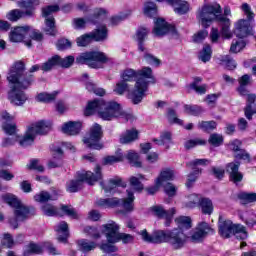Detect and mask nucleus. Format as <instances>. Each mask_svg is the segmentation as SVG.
Instances as JSON below:
<instances>
[{
  "label": "nucleus",
  "mask_w": 256,
  "mask_h": 256,
  "mask_svg": "<svg viewBox=\"0 0 256 256\" xmlns=\"http://www.w3.org/2000/svg\"><path fill=\"white\" fill-rule=\"evenodd\" d=\"M7 81L14 85L8 94V99L13 105L18 107L25 105L29 97L23 90L29 89L35 81L33 74L25 73V62H15L7 76Z\"/></svg>",
  "instance_id": "obj_1"
},
{
  "label": "nucleus",
  "mask_w": 256,
  "mask_h": 256,
  "mask_svg": "<svg viewBox=\"0 0 256 256\" xmlns=\"http://www.w3.org/2000/svg\"><path fill=\"white\" fill-rule=\"evenodd\" d=\"M105 193H113L116 187H121V178H111L107 184L100 182Z\"/></svg>",
  "instance_id": "obj_32"
},
{
  "label": "nucleus",
  "mask_w": 256,
  "mask_h": 256,
  "mask_svg": "<svg viewBox=\"0 0 256 256\" xmlns=\"http://www.w3.org/2000/svg\"><path fill=\"white\" fill-rule=\"evenodd\" d=\"M175 179V171L166 168L160 172V175L156 179L157 187H163L167 181H173Z\"/></svg>",
  "instance_id": "obj_21"
},
{
  "label": "nucleus",
  "mask_w": 256,
  "mask_h": 256,
  "mask_svg": "<svg viewBox=\"0 0 256 256\" xmlns=\"http://www.w3.org/2000/svg\"><path fill=\"white\" fill-rule=\"evenodd\" d=\"M57 11H59L58 5H50L42 9L43 17H46L44 31L46 35H51L52 37L57 35V28L55 26V18L49 17V15L57 13Z\"/></svg>",
  "instance_id": "obj_13"
},
{
  "label": "nucleus",
  "mask_w": 256,
  "mask_h": 256,
  "mask_svg": "<svg viewBox=\"0 0 256 256\" xmlns=\"http://www.w3.org/2000/svg\"><path fill=\"white\" fill-rule=\"evenodd\" d=\"M25 15H27L25 14V12L19 9H14L7 14V19L9 21H19V19H22V17H25Z\"/></svg>",
  "instance_id": "obj_58"
},
{
  "label": "nucleus",
  "mask_w": 256,
  "mask_h": 256,
  "mask_svg": "<svg viewBox=\"0 0 256 256\" xmlns=\"http://www.w3.org/2000/svg\"><path fill=\"white\" fill-rule=\"evenodd\" d=\"M62 131L66 135H79L81 131V122H68L62 126Z\"/></svg>",
  "instance_id": "obj_29"
},
{
  "label": "nucleus",
  "mask_w": 256,
  "mask_h": 256,
  "mask_svg": "<svg viewBox=\"0 0 256 256\" xmlns=\"http://www.w3.org/2000/svg\"><path fill=\"white\" fill-rule=\"evenodd\" d=\"M201 199L202 197L199 194H190L184 202V205L187 209H195V207H198L201 203Z\"/></svg>",
  "instance_id": "obj_36"
},
{
  "label": "nucleus",
  "mask_w": 256,
  "mask_h": 256,
  "mask_svg": "<svg viewBox=\"0 0 256 256\" xmlns=\"http://www.w3.org/2000/svg\"><path fill=\"white\" fill-rule=\"evenodd\" d=\"M32 143H35V134L32 129H27L25 135L19 140L21 147H29Z\"/></svg>",
  "instance_id": "obj_38"
},
{
  "label": "nucleus",
  "mask_w": 256,
  "mask_h": 256,
  "mask_svg": "<svg viewBox=\"0 0 256 256\" xmlns=\"http://www.w3.org/2000/svg\"><path fill=\"white\" fill-rule=\"evenodd\" d=\"M219 235L223 239H229V237H236L240 241H243L249 237L247 228L241 224H233L231 220H225L219 222Z\"/></svg>",
  "instance_id": "obj_8"
},
{
  "label": "nucleus",
  "mask_w": 256,
  "mask_h": 256,
  "mask_svg": "<svg viewBox=\"0 0 256 256\" xmlns=\"http://www.w3.org/2000/svg\"><path fill=\"white\" fill-rule=\"evenodd\" d=\"M55 97H57V92L51 94L40 93L37 96V100L42 101L43 103H51V101H55Z\"/></svg>",
  "instance_id": "obj_62"
},
{
  "label": "nucleus",
  "mask_w": 256,
  "mask_h": 256,
  "mask_svg": "<svg viewBox=\"0 0 256 256\" xmlns=\"http://www.w3.org/2000/svg\"><path fill=\"white\" fill-rule=\"evenodd\" d=\"M211 46L205 45L202 51L199 54V60L203 63H207V61H211Z\"/></svg>",
  "instance_id": "obj_53"
},
{
  "label": "nucleus",
  "mask_w": 256,
  "mask_h": 256,
  "mask_svg": "<svg viewBox=\"0 0 256 256\" xmlns=\"http://www.w3.org/2000/svg\"><path fill=\"white\" fill-rule=\"evenodd\" d=\"M0 239L2 247H5L6 249H11L12 247H15V240L13 239V235H11V233H3Z\"/></svg>",
  "instance_id": "obj_42"
},
{
  "label": "nucleus",
  "mask_w": 256,
  "mask_h": 256,
  "mask_svg": "<svg viewBox=\"0 0 256 256\" xmlns=\"http://www.w3.org/2000/svg\"><path fill=\"white\" fill-rule=\"evenodd\" d=\"M154 23L155 25L152 33L155 37H163V35H167L168 33H170V35H177V29H175V26H171L163 20V18H158Z\"/></svg>",
  "instance_id": "obj_14"
},
{
  "label": "nucleus",
  "mask_w": 256,
  "mask_h": 256,
  "mask_svg": "<svg viewBox=\"0 0 256 256\" xmlns=\"http://www.w3.org/2000/svg\"><path fill=\"white\" fill-rule=\"evenodd\" d=\"M103 179V173H101V166L97 164L94 168V173L91 171H82L77 173V180H71L67 183L68 193H77L83 189V183H88V185H95L97 181Z\"/></svg>",
  "instance_id": "obj_7"
},
{
  "label": "nucleus",
  "mask_w": 256,
  "mask_h": 256,
  "mask_svg": "<svg viewBox=\"0 0 256 256\" xmlns=\"http://www.w3.org/2000/svg\"><path fill=\"white\" fill-rule=\"evenodd\" d=\"M199 129L202 131H213V129H217V122L215 121H202L198 124Z\"/></svg>",
  "instance_id": "obj_61"
},
{
  "label": "nucleus",
  "mask_w": 256,
  "mask_h": 256,
  "mask_svg": "<svg viewBox=\"0 0 256 256\" xmlns=\"http://www.w3.org/2000/svg\"><path fill=\"white\" fill-rule=\"evenodd\" d=\"M102 233L106 235L108 243H132L133 236L131 234L119 233V225L114 221H110L108 224L102 226Z\"/></svg>",
  "instance_id": "obj_9"
},
{
  "label": "nucleus",
  "mask_w": 256,
  "mask_h": 256,
  "mask_svg": "<svg viewBox=\"0 0 256 256\" xmlns=\"http://www.w3.org/2000/svg\"><path fill=\"white\" fill-rule=\"evenodd\" d=\"M242 219H244L248 227H253L256 225V215L253 212L246 213L244 216H242Z\"/></svg>",
  "instance_id": "obj_64"
},
{
  "label": "nucleus",
  "mask_w": 256,
  "mask_h": 256,
  "mask_svg": "<svg viewBox=\"0 0 256 256\" xmlns=\"http://www.w3.org/2000/svg\"><path fill=\"white\" fill-rule=\"evenodd\" d=\"M53 151V159H57L56 160H52L48 163V167H50V169H55V167H61V157H63V150H61V148L59 147H53L52 148Z\"/></svg>",
  "instance_id": "obj_33"
},
{
  "label": "nucleus",
  "mask_w": 256,
  "mask_h": 256,
  "mask_svg": "<svg viewBox=\"0 0 256 256\" xmlns=\"http://www.w3.org/2000/svg\"><path fill=\"white\" fill-rule=\"evenodd\" d=\"M59 61V55L52 56L41 65V70L47 73L51 71L53 67H57V65H59Z\"/></svg>",
  "instance_id": "obj_39"
},
{
  "label": "nucleus",
  "mask_w": 256,
  "mask_h": 256,
  "mask_svg": "<svg viewBox=\"0 0 256 256\" xmlns=\"http://www.w3.org/2000/svg\"><path fill=\"white\" fill-rule=\"evenodd\" d=\"M176 223H178V227L183 231V229H191V218L187 216H180L176 218Z\"/></svg>",
  "instance_id": "obj_52"
},
{
  "label": "nucleus",
  "mask_w": 256,
  "mask_h": 256,
  "mask_svg": "<svg viewBox=\"0 0 256 256\" xmlns=\"http://www.w3.org/2000/svg\"><path fill=\"white\" fill-rule=\"evenodd\" d=\"M120 205H122L123 209L127 213H131L135 209V205L133 204L135 201V195L133 191L127 190V198L119 199Z\"/></svg>",
  "instance_id": "obj_24"
},
{
  "label": "nucleus",
  "mask_w": 256,
  "mask_h": 256,
  "mask_svg": "<svg viewBox=\"0 0 256 256\" xmlns=\"http://www.w3.org/2000/svg\"><path fill=\"white\" fill-rule=\"evenodd\" d=\"M28 129L32 130L35 137L37 135H47L51 131V123L45 120H40L31 124Z\"/></svg>",
  "instance_id": "obj_20"
},
{
  "label": "nucleus",
  "mask_w": 256,
  "mask_h": 256,
  "mask_svg": "<svg viewBox=\"0 0 256 256\" xmlns=\"http://www.w3.org/2000/svg\"><path fill=\"white\" fill-rule=\"evenodd\" d=\"M144 15L147 17H155V15H157V5L154 2H147L144 5Z\"/></svg>",
  "instance_id": "obj_51"
},
{
  "label": "nucleus",
  "mask_w": 256,
  "mask_h": 256,
  "mask_svg": "<svg viewBox=\"0 0 256 256\" xmlns=\"http://www.w3.org/2000/svg\"><path fill=\"white\" fill-rule=\"evenodd\" d=\"M139 235H141L145 243H154L156 245L167 243L173 251L183 249L189 239V236L179 228L172 230H156L152 235L147 232V229H144L139 232Z\"/></svg>",
  "instance_id": "obj_4"
},
{
  "label": "nucleus",
  "mask_w": 256,
  "mask_h": 256,
  "mask_svg": "<svg viewBox=\"0 0 256 256\" xmlns=\"http://www.w3.org/2000/svg\"><path fill=\"white\" fill-rule=\"evenodd\" d=\"M43 41V34L39 30L32 29L27 26V41Z\"/></svg>",
  "instance_id": "obj_48"
},
{
  "label": "nucleus",
  "mask_w": 256,
  "mask_h": 256,
  "mask_svg": "<svg viewBox=\"0 0 256 256\" xmlns=\"http://www.w3.org/2000/svg\"><path fill=\"white\" fill-rule=\"evenodd\" d=\"M107 11L103 8L96 9L94 16L85 20L84 18H74L72 20V25L74 29H85L87 22L93 23V25H97L96 19H101V17H105Z\"/></svg>",
  "instance_id": "obj_16"
},
{
  "label": "nucleus",
  "mask_w": 256,
  "mask_h": 256,
  "mask_svg": "<svg viewBox=\"0 0 256 256\" xmlns=\"http://www.w3.org/2000/svg\"><path fill=\"white\" fill-rule=\"evenodd\" d=\"M19 7L22 9H27L24 13L28 17H31L33 15V10L37 5H39V0H22L18 3Z\"/></svg>",
  "instance_id": "obj_30"
},
{
  "label": "nucleus",
  "mask_w": 256,
  "mask_h": 256,
  "mask_svg": "<svg viewBox=\"0 0 256 256\" xmlns=\"http://www.w3.org/2000/svg\"><path fill=\"white\" fill-rule=\"evenodd\" d=\"M238 199L241 205H247V203H254L256 201V193L242 192L238 194Z\"/></svg>",
  "instance_id": "obj_45"
},
{
  "label": "nucleus",
  "mask_w": 256,
  "mask_h": 256,
  "mask_svg": "<svg viewBox=\"0 0 256 256\" xmlns=\"http://www.w3.org/2000/svg\"><path fill=\"white\" fill-rule=\"evenodd\" d=\"M193 172L188 175V179L186 182V187H191L193 183L197 181V177L201 175V170L199 168H192Z\"/></svg>",
  "instance_id": "obj_60"
},
{
  "label": "nucleus",
  "mask_w": 256,
  "mask_h": 256,
  "mask_svg": "<svg viewBox=\"0 0 256 256\" xmlns=\"http://www.w3.org/2000/svg\"><path fill=\"white\" fill-rule=\"evenodd\" d=\"M242 10L244 11L248 20H239L235 24L234 33L236 37H239V39L249 37V35L253 34V27H251V19H253L254 14L253 12H251V7L248 4H243Z\"/></svg>",
  "instance_id": "obj_10"
},
{
  "label": "nucleus",
  "mask_w": 256,
  "mask_h": 256,
  "mask_svg": "<svg viewBox=\"0 0 256 256\" xmlns=\"http://www.w3.org/2000/svg\"><path fill=\"white\" fill-rule=\"evenodd\" d=\"M149 33H150V30L145 27H140L136 31V39L138 41V49L141 52L146 50L145 46H143V43H145V39H147V35H149Z\"/></svg>",
  "instance_id": "obj_28"
},
{
  "label": "nucleus",
  "mask_w": 256,
  "mask_h": 256,
  "mask_svg": "<svg viewBox=\"0 0 256 256\" xmlns=\"http://www.w3.org/2000/svg\"><path fill=\"white\" fill-rule=\"evenodd\" d=\"M76 63H79L80 65H88L92 69H99L101 63H107V56H105L103 52H84L76 58Z\"/></svg>",
  "instance_id": "obj_11"
},
{
  "label": "nucleus",
  "mask_w": 256,
  "mask_h": 256,
  "mask_svg": "<svg viewBox=\"0 0 256 256\" xmlns=\"http://www.w3.org/2000/svg\"><path fill=\"white\" fill-rule=\"evenodd\" d=\"M201 212L204 215H211L213 213V202L209 198H201L200 204Z\"/></svg>",
  "instance_id": "obj_37"
},
{
  "label": "nucleus",
  "mask_w": 256,
  "mask_h": 256,
  "mask_svg": "<svg viewBox=\"0 0 256 256\" xmlns=\"http://www.w3.org/2000/svg\"><path fill=\"white\" fill-rule=\"evenodd\" d=\"M57 198L51 197V194L47 191H42L34 196V200L37 203H47V201H55Z\"/></svg>",
  "instance_id": "obj_50"
},
{
  "label": "nucleus",
  "mask_w": 256,
  "mask_h": 256,
  "mask_svg": "<svg viewBox=\"0 0 256 256\" xmlns=\"http://www.w3.org/2000/svg\"><path fill=\"white\" fill-rule=\"evenodd\" d=\"M97 207H105L106 209L119 207L121 200L119 198H100L95 202Z\"/></svg>",
  "instance_id": "obj_27"
},
{
  "label": "nucleus",
  "mask_w": 256,
  "mask_h": 256,
  "mask_svg": "<svg viewBox=\"0 0 256 256\" xmlns=\"http://www.w3.org/2000/svg\"><path fill=\"white\" fill-rule=\"evenodd\" d=\"M55 231L58 233V241H60V243H67L69 237V225L67 222H60L55 226Z\"/></svg>",
  "instance_id": "obj_22"
},
{
  "label": "nucleus",
  "mask_w": 256,
  "mask_h": 256,
  "mask_svg": "<svg viewBox=\"0 0 256 256\" xmlns=\"http://www.w3.org/2000/svg\"><path fill=\"white\" fill-rule=\"evenodd\" d=\"M137 78H138V74L133 69H126L121 74L122 81H124L126 83H127V81H133V79H137Z\"/></svg>",
  "instance_id": "obj_55"
},
{
  "label": "nucleus",
  "mask_w": 256,
  "mask_h": 256,
  "mask_svg": "<svg viewBox=\"0 0 256 256\" xmlns=\"http://www.w3.org/2000/svg\"><path fill=\"white\" fill-rule=\"evenodd\" d=\"M92 41H93V38L91 36V33L84 34L76 39V43L78 47H87V45H90Z\"/></svg>",
  "instance_id": "obj_56"
},
{
  "label": "nucleus",
  "mask_w": 256,
  "mask_h": 256,
  "mask_svg": "<svg viewBox=\"0 0 256 256\" xmlns=\"http://www.w3.org/2000/svg\"><path fill=\"white\" fill-rule=\"evenodd\" d=\"M184 113H186V115H192L193 117H199V115H202V113H205V110L203 109V107L199 105L185 104Z\"/></svg>",
  "instance_id": "obj_35"
},
{
  "label": "nucleus",
  "mask_w": 256,
  "mask_h": 256,
  "mask_svg": "<svg viewBox=\"0 0 256 256\" xmlns=\"http://www.w3.org/2000/svg\"><path fill=\"white\" fill-rule=\"evenodd\" d=\"M92 41H105L107 40V26H101L94 31L90 32Z\"/></svg>",
  "instance_id": "obj_34"
},
{
  "label": "nucleus",
  "mask_w": 256,
  "mask_h": 256,
  "mask_svg": "<svg viewBox=\"0 0 256 256\" xmlns=\"http://www.w3.org/2000/svg\"><path fill=\"white\" fill-rule=\"evenodd\" d=\"M208 143L213 145V147H219L220 145H223V135L217 133L211 134L208 139Z\"/></svg>",
  "instance_id": "obj_59"
},
{
  "label": "nucleus",
  "mask_w": 256,
  "mask_h": 256,
  "mask_svg": "<svg viewBox=\"0 0 256 256\" xmlns=\"http://www.w3.org/2000/svg\"><path fill=\"white\" fill-rule=\"evenodd\" d=\"M151 211L156 217L166 219V227H169L171 219H173V216L176 213L175 208H171L169 211H166L163 206H154L151 208Z\"/></svg>",
  "instance_id": "obj_18"
},
{
  "label": "nucleus",
  "mask_w": 256,
  "mask_h": 256,
  "mask_svg": "<svg viewBox=\"0 0 256 256\" xmlns=\"http://www.w3.org/2000/svg\"><path fill=\"white\" fill-rule=\"evenodd\" d=\"M41 253H43V247L41 245L30 243L25 248L24 256L39 255Z\"/></svg>",
  "instance_id": "obj_43"
},
{
  "label": "nucleus",
  "mask_w": 256,
  "mask_h": 256,
  "mask_svg": "<svg viewBox=\"0 0 256 256\" xmlns=\"http://www.w3.org/2000/svg\"><path fill=\"white\" fill-rule=\"evenodd\" d=\"M221 13H223V10L218 3L205 5L198 11L197 19L205 29L211 27L213 21H216L220 27L222 37H224V39H232L233 32H231V19L227 18L231 16V8L226 6L224 7V15Z\"/></svg>",
  "instance_id": "obj_2"
},
{
  "label": "nucleus",
  "mask_w": 256,
  "mask_h": 256,
  "mask_svg": "<svg viewBox=\"0 0 256 256\" xmlns=\"http://www.w3.org/2000/svg\"><path fill=\"white\" fill-rule=\"evenodd\" d=\"M126 159L132 167H141V160H139V154L137 152L133 150L128 151Z\"/></svg>",
  "instance_id": "obj_46"
},
{
  "label": "nucleus",
  "mask_w": 256,
  "mask_h": 256,
  "mask_svg": "<svg viewBox=\"0 0 256 256\" xmlns=\"http://www.w3.org/2000/svg\"><path fill=\"white\" fill-rule=\"evenodd\" d=\"M161 1V0H157ZM168 3L174 7L175 13L178 15H185V13H189V3L182 0H168Z\"/></svg>",
  "instance_id": "obj_25"
},
{
  "label": "nucleus",
  "mask_w": 256,
  "mask_h": 256,
  "mask_svg": "<svg viewBox=\"0 0 256 256\" xmlns=\"http://www.w3.org/2000/svg\"><path fill=\"white\" fill-rule=\"evenodd\" d=\"M154 143L157 145H165L166 149H169V145L173 144L172 134L171 132H162L160 135V140L154 139Z\"/></svg>",
  "instance_id": "obj_40"
},
{
  "label": "nucleus",
  "mask_w": 256,
  "mask_h": 256,
  "mask_svg": "<svg viewBox=\"0 0 256 256\" xmlns=\"http://www.w3.org/2000/svg\"><path fill=\"white\" fill-rule=\"evenodd\" d=\"M246 97L248 104L244 108V115L248 121H251V119H253V115L256 113V108H253V103H255L256 96L255 94H248Z\"/></svg>",
  "instance_id": "obj_26"
},
{
  "label": "nucleus",
  "mask_w": 256,
  "mask_h": 256,
  "mask_svg": "<svg viewBox=\"0 0 256 256\" xmlns=\"http://www.w3.org/2000/svg\"><path fill=\"white\" fill-rule=\"evenodd\" d=\"M60 213H62V215H67L72 219H79V214H77V211H75V208L72 206L62 205L60 208Z\"/></svg>",
  "instance_id": "obj_49"
},
{
  "label": "nucleus",
  "mask_w": 256,
  "mask_h": 256,
  "mask_svg": "<svg viewBox=\"0 0 256 256\" xmlns=\"http://www.w3.org/2000/svg\"><path fill=\"white\" fill-rule=\"evenodd\" d=\"M101 139H103V129L101 128V125L94 124L90 128L89 135L84 137L83 143L86 145V147H88V149H96L97 151H101V149H103Z\"/></svg>",
  "instance_id": "obj_12"
},
{
  "label": "nucleus",
  "mask_w": 256,
  "mask_h": 256,
  "mask_svg": "<svg viewBox=\"0 0 256 256\" xmlns=\"http://www.w3.org/2000/svg\"><path fill=\"white\" fill-rule=\"evenodd\" d=\"M139 139V131L135 128L126 130L124 134L120 136V143L122 145H128V143H133Z\"/></svg>",
  "instance_id": "obj_23"
},
{
  "label": "nucleus",
  "mask_w": 256,
  "mask_h": 256,
  "mask_svg": "<svg viewBox=\"0 0 256 256\" xmlns=\"http://www.w3.org/2000/svg\"><path fill=\"white\" fill-rule=\"evenodd\" d=\"M199 145H207V141L201 139V138H196V139H190L187 140L184 143V147L185 149L189 150V149H193V147H197Z\"/></svg>",
  "instance_id": "obj_57"
},
{
  "label": "nucleus",
  "mask_w": 256,
  "mask_h": 256,
  "mask_svg": "<svg viewBox=\"0 0 256 256\" xmlns=\"http://www.w3.org/2000/svg\"><path fill=\"white\" fill-rule=\"evenodd\" d=\"M239 162H230L226 165V172L230 175V181L233 183H241L243 181V174L239 172Z\"/></svg>",
  "instance_id": "obj_19"
},
{
  "label": "nucleus",
  "mask_w": 256,
  "mask_h": 256,
  "mask_svg": "<svg viewBox=\"0 0 256 256\" xmlns=\"http://www.w3.org/2000/svg\"><path fill=\"white\" fill-rule=\"evenodd\" d=\"M78 247L83 253H89V251H93V249L97 247V244H95V242H89L87 240H80L78 241Z\"/></svg>",
  "instance_id": "obj_47"
},
{
  "label": "nucleus",
  "mask_w": 256,
  "mask_h": 256,
  "mask_svg": "<svg viewBox=\"0 0 256 256\" xmlns=\"http://www.w3.org/2000/svg\"><path fill=\"white\" fill-rule=\"evenodd\" d=\"M241 145L242 143L240 140H234L228 144V147L230 151H234V157L236 159H242L243 161H247L249 163L251 161V155H249L247 151L241 149Z\"/></svg>",
  "instance_id": "obj_17"
},
{
  "label": "nucleus",
  "mask_w": 256,
  "mask_h": 256,
  "mask_svg": "<svg viewBox=\"0 0 256 256\" xmlns=\"http://www.w3.org/2000/svg\"><path fill=\"white\" fill-rule=\"evenodd\" d=\"M140 179H145V176L143 174H138V177H130V185L134 189V191H143V183H141Z\"/></svg>",
  "instance_id": "obj_44"
},
{
  "label": "nucleus",
  "mask_w": 256,
  "mask_h": 256,
  "mask_svg": "<svg viewBox=\"0 0 256 256\" xmlns=\"http://www.w3.org/2000/svg\"><path fill=\"white\" fill-rule=\"evenodd\" d=\"M2 201L14 208V215L8 218V223L12 229H19V221H27L31 215H35V209L22 204L21 200L13 194L2 195Z\"/></svg>",
  "instance_id": "obj_5"
},
{
  "label": "nucleus",
  "mask_w": 256,
  "mask_h": 256,
  "mask_svg": "<svg viewBox=\"0 0 256 256\" xmlns=\"http://www.w3.org/2000/svg\"><path fill=\"white\" fill-rule=\"evenodd\" d=\"M9 40L12 43H21L24 41L26 47H32L31 40H27V26H17L13 28L9 33Z\"/></svg>",
  "instance_id": "obj_15"
},
{
  "label": "nucleus",
  "mask_w": 256,
  "mask_h": 256,
  "mask_svg": "<svg viewBox=\"0 0 256 256\" xmlns=\"http://www.w3.org/2000/svg\"><path fill=\"white\" fill-rule=\"evenodd\" d=\"M125 91H129V84L122 80L116 84L114 88V93H116L117 95H123Z\"/></svg>",
  "instance_id": "obj_63"
},
{
  "label": "nucleus",
  "mask_w": 256,
  "mask_h": 256,
  "mask_svg": "<svg viewBox=\"0 0 256 256\" xmlns=\"http://www.w3.org/2000/svg\"><path fill=\"white\" fill-rule=\"evenodd\" d=\"M41 209L43 215H46V217H63V213H61V210L54 205L45 204L42 206Z\"/></svg>",
  "instance_id": "obj_31"
},
{
  "label": "nucleus",
  "mask_w": 256,
  "mask_h": 256,
  "mask_svg": "<svg viewBox=\"0 0 256 256\" xmlns=\"http://www.w3.org/2000/svg\"><path fill=\"white\" fill-rule=\"evenodd\" d=\"M98 114L103 121H113L115 119H123L124 121H135V117L132 113H129L121 107V104L117 102H105L104 100H94L89 102L84 115L89 117L91 115Z\"/></svg>",
  "instance_id": "obj_3"
},
{
  "label": "nucleus",
  "mask_w": 256,
  "mask_h": 256,
  "mask_svg": "<svg viewBox=\"0 0 256 256\" xmlns=\"http://www.w3.org/2000/svg\"><path fill=\"white\" fill-rule=\"evenodd\" d=\"M196 228L199 229L206 237L207 235H213V233H215V229H213L209 223L204 221L198 223Z\"/></svg>",
  "instance_id": "obj_54"
},
{
  "label": "nucleus",
  "mask_w": 256,
  "mask_h": 256,
  "mask_svg": "<svg viewBox=\"0 0 256 256\" xmlns=\"http://www.w3.org/2000/svg\"><path fill=\"white\" fill-rule=\"evenodd\" d=\"M125 159L121 150H119L114 156H106L103 158V165H115V163H121Z\"/></svg>",
  "instance_id": "obj_41"
},
{
  "label": "nucleus",
  "mask_w": 256,
  "mask_h": 256,
  "mask_svg": "<svg viewBox=\"0 0 256 256\" xmlns=\"http://www.w3.org/2000/svg\"><path fill=\"white\" fill-rule=\"evenodd\" d=\"M138 78L136 80L133 91L128 92V99L132 101L134 105H139L145 97L149 89V83H155L153 78V70L150 67H143L137 72Z\"/></svg>",
  "instance_id": "obj_6"
}]
</instances>
